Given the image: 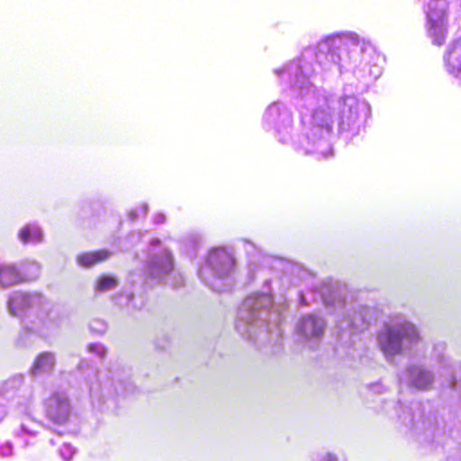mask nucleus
I'll use <instances>...</instances> for the list:
<instances>
[{"label":"nucleus","instance_id":"nucleus-1","mask_svg":"<svg viewBox=\"0 0 461 461\" xmlns=\"http://www.w3.org/2000/svg\"><path fill=\"white\" fill-rule=\"evenodd\" d=\"M313 58L324 71L351 70L361 78L375 79L382 69L373 63L376 54L372 45L348 33L328 37L315 47L304 50L300 59L275 70L281 84L290 88L310 113L306 152L328 158L332 153L328 137L334 122L341 131L358 132L370 116L371 109L367 102L352 94L337 96L317 88L312 82L315 71L310 62Z\"/></svg>","mask_w":461,"mask_h":461},{"label":"nucleus","instance_id":"nucleus-2","mask_svg":"<svg viewBox=\"0 0 461 461\" xmlns=\"http://www.w3.org/2000/svg\"><path fill=\"white\" fill-rule=\"evenodd\" d=\"M272 297L263 293L245 299L238 312L237 331L260 346L276 344L282 336L280 314L270 312Z\"/></svg>","mask_w":461,"mask_h":461},{"label":"nucleus","instance_id":"nucleus-3","mask_svg":"<svg viewBox=\"0 0 461 461\" xmlns=\"http://www.w3.org/2000/svg\"><path fill=\"white\" fill-rule=\"evenodd\" d=\"M6 310L10 316L27 321L28 312H34L32 319L39 320L38 330L58 329L61 321L58 307L45 295L38 292L17 290L6 299Z\"/></svg>","mask_w":461,"mask_h":461},{"label":"nucleus","instance_id":"nucleus-4","mask_svg":"<svg viewBox=\"0 0 461 461\" xmlns=\"http://www.w3.org/2000/svg\"><path fill=\"white\" fill-rule=\"evenodd\" d=\"M320 296L327 308L342 316V320L339 321V328L342 331H361L378 318L379 312L375 307L348 304L331 284H324L321 286Z\"/></svg>","mask_w":461,"mask_h":461},{"label":"nucleus","instance_id":"nucleus-5","mask_svg":"<svg viewBox=\"0 0 461 461\" xmlns=\"http://www.w3.org/2000/svg\"><path fill=\"white\" fill-rule=\"evenodd\" d=\"M420 340L415 325L402 318L385 323L377 334L378 346L386 358H393L411 350Z\"/></svg>","mask_w":461,"mask_h":461},{"label":"nucleus","instance_id":"nucleus-6","mask_svg":"<svg viewBox=\"0 0 461 461\" xmlns=\"http://www.w3.org/2000/svg\"><path fill=\"white\" fill-rule=\"evenodd\" d=\"M234 265L232 256L226 249H214L201 267L199 276L209 288L221 293L233 285Z\"/></svg>","mask_w":461,"mask_h":461},{"label":"nucleus","instance_id":"nucleus-7","mask_svg":"<svg viewBox=\"0 0 461 461\" xmlns=\"http://www.w3.org/2000/svg\"><path fill=\"white\" fill-rule=\"evenodd\" d=\"M145 261L147 285L168 284L173 286L178 285L171 282V278H176L172 255L158 240L154 239L149 242Z\"/></svg>","mask_w":461,"mask_h":461},{"label":"nucleus","instance_id":"nucleus-8","mask_svg":"<svg viewBox=\"0 0 461 461\" xmlns=\"http://www.w3.org/2000/svg\"><path fill=\"white\" fill-rule=\"evenodd\" d=\"M398 419L410 429L417 433H433L438 428V415L435 411H428L416 407L415 410L409 406L398 404Z\"/></svg>","mask_w":461,"mask_h":461},{"label":"nucleus","instance_id":"nucleus-9","mask_svg":"<svg viewBox=\"0 0 461 461\" xmlns=\"http://www.w3.org/2000/svg\"><path fill=\"white\" fill-rule=\"evenodd\" d=\"M447 9L446 0H430L425 14L427 32L436 45H441L447 37Z\"/></svg>","mask_w":461,"mask_h":461},{"label":"nucleus","instance_id":"nucleus-10","mask_svg":"<svg viewBox=\"0 0 461 461\" xmlns=\"http://www.w3.org/2000/svg\"><path fill=\"white\" fill-rule=\"evenodd\" d=\"M325 329L324 319L314 314L303 316L297 324L300 339L310 348H314L321 340Z\"/></svg>","mask_w":461,"mask_h":461},{"label":"nucleus","instance_id":"nucleus-11","mask_svg":"<svg viewBox=\"0 0 461 461\" xmlns=\"http://www.w3.org/2000/svg\"><path fill=\"white\" fill-rule=\"evenodd\" d=\"M292 113L281 103H274L268 106L264 114V122L276 131H287L292 125Z\"/></svg>","mask_w":461,"mask_h":461},{"label":"nucleus","instance_id":"nucleus-12","mask_svg":"<svg viewBox=\"0 0 461 461\" xmlns=\"http://www.w3.org/2000/svg\"><path fill=\"white\" fill-rule=\"evenodd\" d=\"M401 380L413 388L429 390L433 384L434 375L422 366L413 365L407 368Z\"/></svg>","mask_w":461,"mask_h":461},{"label":"nucleus","instance_id":"nucleus-13","mask_svg":"<svg viewBox=\"0 0 461 461\" xmlns=\"http://www.w3.org/2000/svg\"><path fill=\"white\" fill-rule=\"evenodd\" d=\"M47 415L56 423H64L70 413V403L64 393H53L47 401Z\"/></svg>","mask_w":461,"mask_h":461},{"label":"nucleus","instance_id":"nucleus-14","mask_svg":"<svg viewBox=\"0 0 461 461\" xmlns=\"http://www.w3.org/2000/svg\"><path fill=\"white\" fill-rule=\"evenodd\" d=\"M39 320L32 319L22 321L23 329L19 332L16 339L15 346L20 348H28L34 345L36 337H45L49 332L55 330L56 329H44L38 330L37 325Z\"/></svg>","mask_w":461,"mask_h":461},{"label":"nucleus","instance_id":"nucleus-15","mask_svg":"<svg viewBox=\"0 0 461 461\" xmlns=\"http://www.w3.org/2000/svg\"><path fill=\"white\" fill-rule=\"evenodd\" d=\"M56 366V353L49 350L42 351L35 357L29 373L33 377L50 375L54 372Z\"/></svg>","mask_w":461,"mask_h":461},{"label":"nucleus","instance_id":"nucleus-16","mask_svg":"<svg viewBox=\"0 0 461 461\" xmlns=\"http://www.w3.org/2000/svg\"><path fill=\"white\" fill-rule=\"evenodd\" d=\"M444 63L448 73L461 78V38L448 45L444 55Z\"/></svg>","mask_w":461,"mask_h":461},{"label":"nucleus","instance_id":"nucleus-17","mask_svg":"<svg viewBox=\"0 0 461 461\" xmlns=\"http://www.w3.org/2000/svg\"><path fill=\"white\" fill-rule=\"evenodd\" d=\"M42 228L36 222H29L23 226L17 232V238L21 243L41 244L44 241Z\"/></svg>","mask_w":461,"mask_h":461},{"label":"nucleus","instance_id":"nucleus-18","mask_svg":"<svg viewBox=\"0 0 461 461\" xmlns=\"http://www.w3.org/2000/svg\"><path fill=\"white\" fill-rule=\"evenodd\" d=\"M25 281L23 275L14 266L3 264L0 266V289H7Z\"/></svg>","mask_w":461,"mask_h":461},{"label":"nucleus","instance_id":"nucleus-19","mask_svg":"<svg viewBox=\"0 0 461 461\" xmlns=\"http://www.w3.org/2000/svg\"><path fill=\"white\" fill-rule=\"evenodd\" d=\"M112 255L113 252L106 249L82 253L77 257V262L83 267H91L107 260Z\"/></svg>","mask_w":461,"mask_h":461},{"label":"nucleus","instance_id":"nucleus-20","mask_svg":"<svg viewBox=\"0 0 461 461\" xmlns=\"http://www.w3.org/2000/svg\"><path fill=\"white\" fill-rule=\"evenodd\" d=\"M41 425L37 421L32 420L30 417H25L21 421L19 427L17 428V429H15L14 433L17 437H28V438L24 439V443L25 445H29L30 438L35 437L38 434Z\"/></svg>","mask_w":461,"mask_h":461},{"label":"nucleus","instance_id":"nucleus-21","mask_svg":"<svg viewBox=\"0 0 461 461\" xmlns=\"http://www.w3.org/2000/svg\"><path fill=\"white\" fill-rule=\"evenodd\" d=\"M119 285V280L116 276L112 275H102L100 276L95 285V292L106 293L116 288Z\"/></svg>","mask_w":461,"mask_h":461},{"label":"nucleus","instance_id":"nucleus-22","mask_svg":"<svg viewBox=\"0 0 461 461\" xmlns=\"http://www.w3.org/2000/svg\"><path fill=\"white\" fill-rule=\"evenodd\" d=\"M85 367H86V381L89 384V389L92 391L93 382L97 378V370L95 367L90 366L86 361L81 360L78 364V369L81 370Z\"/></svg>","mask_w":461,"mask_h":461},{"label":"nucleus","instance_id":"nucleus-23","mask_svg":"<svg viewBox=\"0 0 461 461\" xmlns=\"http://www.w3.org/2000/svg\"><path fill=\"white\" fill-rule=\"evenodd\" d=\"M27 268L32 271V273L23 276L26 280L36 279L41 272V265L35 261L29 262L27 265Z\"/></svg>","mask_w":461,"mask_h":461},{"label":"nucleus","instance_id":"nucleus-24","mask_svg":"<svg viewBox=\"0 0 461 461\" xmlns=\"http://www.w3.org/2000/svg\"><path fill=\"white\" fill-rule=\"evenodd\" d=\"M59 455L65 461H69L74 454H75V448L67 443H63L59 448Z\"/></svg>","mask_w":461,"mask_h":461},{"label":"nucleus","instance_id":"nucleus-25","mask_svg":"<svg viewBox=\"0 0 461 461\" xmlns=\"http://www.w3.org/2000/svg\"><path fill=\"white\" fill-rule=\"evenodd\" d=\"M122 299H123L122 296H121L120 300H122ZM118 303L122 306L129 307L131 309H138V308H140L142 305V303H140V305L135 303L134 295L132 294H128L125 295V303H123L121 301H119Z\"/></svg>","mask_w":461,"mask_h":461},{"label":"nucleus","instance_id":"nucleus-26","mask_svg":"<svg viewBox=\"0 0 461 461\" xmlns=\"http://www.w3.org/2000/svg\"><path fill=\"white\" fill-rule=\"evenodd\" d=\"M88 351L97 355L100 358H104L106 356V348L101 344H90Z\"/></svg>","mask_w":461,"mask_h":461},{"label":"nucleus","instance_id":"nucleus-27","mask_svg":"<svg viewBox=\"0 0 461 461\" xmlns=\"http://www.w3.org/2000/svg\"><path fill=\"white\" fill-rule=\"evenodd\" d=\"M148 212V205L143 203L139 209H135L130 212V218L134 221L138 219L140 215H146Z\"/></svg>","mask_w":461,"mask_h":461},{"label":"nucleus","instance_id":"nucleus-28","mask_svg":"<svg viewBox=\"0 0 461 461\" xmlns=\"http://www.w3.org/2000/svg\"><path fill=\"white\" fill-rule=\"evenodd\" d=\"M14 447L13 444L9 441L4 443L0 447V453L3 456H10L13 455Z\"/></svg>","mask_w":461,"mask_h":461},{"label":"nucleus","instance_id":"nucleus-29","mask_svg":"<svg viewBox=\"0 0 461 461\" xmlns=\"http://www.w3.org/2000/svg\"><path fill=\"white\" fill-rule=\"evenodd\" d=\"M321 461H338V457L331 453H324L320 456Z\"/></svg>","mask_w":461,"mask_h":461},{"label":"nucleus","instance_id":"nucleus-30","mask_svg":"<svg viewBox=\"0 0 461 461\" xmlns=\"http://www.w3.org/2000/svg\"><path fill=\"white\" fill-rule=\"evenodd\" d=\"M6 414V408L5 404V399L0 397V421L5 418Z\"/></svg>","mask_w":461,"mask_h":461},{"label":"nucleus","instance_id":"nucleus-31","mask_svg":"<svg viewBox=\"0 0 461 461\" xmlns=\"http://www.w3.org/2000/svg\"><path fill=\"white\" fill-rule=\"evenodd\" d=\"M140 236H141L140 232H134V233H131L128 237V239H129L130 242L134 243V242H137L140 240Z\"/></svg>","mask_w":461,"mask_h":461},{"label":"nucleus","instance_id":"nucleus-32","mask_svg":"<svg viewBox=\"0 0 461 461\" xmlns=\"http://www.w3.org/2000/svg\"><path fill=\"white\" fill-rule=\"evenodd\" d=\"M23 381V376L22 375H16L14 376L12 380L8 381V384L9 383H13V384H22Z\"/></svg>","mask_w":461,"mask_h":461},{"label":"nucleus","instance_id":"nucleus-33","mask_svg":"<svg viewBox=\"0 0 461 461\" xmlns=\"http://www.w3.org/2000/svg\"><path fill=\"white\" fill-rule=\"evenodd\" d=\"M164 221H165V216H164V214H162V213H158V215H156V217H155V221H156L157 223H162V222H164Z\"/></svg>","mask_w":461,"mask_h":461},{"label":"nucleus","instance_id":"nucleus-34","mask_svg":"<svg viewBox=\"0 0 461 461\" xmlns=\"http://www.w3.org/2000/svg\"><path fill=\"white\" fill-rule=\"evenodd\" d=\"M302 303L304 304H308V303L306 302V299L303 295L302 296Z\"/></svg>","mask_w":461,"mask_h":461},{"label":"nucleus","instance_id":"nucleus-35","mask_svg":"<svg viewBox=\"0 0 461 461\" xmlns=\"http://www.w3.org/2000/svg\"><path fill=\"white\" fill-rule=\"evenodd\" d=\"M461 461V460H460Z\"/></svg>","mask_w":461,"mask_h":461}]
</instances>
